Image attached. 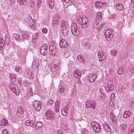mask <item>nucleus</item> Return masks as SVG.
Instances as JSON below:
<instances>
[{
	"label": "nucleus",
	"instance_id": "1",
	"mask_svg": "<svg viewBox=\"0 0 134 134\" xmlns=\"http://www.w3.org/2000/svg\"><path fill=\"white\" fill-rule=\"evenodd\" d=\"M76 20L77 23L81 25V27L84 29L87 27L88 20L86 16L77 17Z\"/></svg>",
	"mask_w": 134,
	"mask_h": 134
},
{
	"label": "nucleus",
	"instance_id": "2",
	"mask_svg": "<svg viewBox=\"0 0 134 134\" xmlns=\"http://www.w3.org/2000/svg\"><path fill=\"white\" fill-rule=\"evenodd\" d=\"M71 30L72 34L75 36H78L80 33V30L77 27L76 24L73 22L71 24Z\"/></svg>",
	"mask_w": 134,
	"mask_h": 134
},
{
	"label": "nucleus",
	"instance_id": "3",
	"mask_svg": "<svg viewBox=\"0 0 134 134\" xmlns=\"http://www.w3.org/2000/svg\"><path fill=\"white\" fill-rule=\"evenodd\" d=\"M114 31L111 29H108L105 32V36L108 41L111 40L114 36Z\"/></svg>",
	"mask_w": 134,
	"mask_h": 134
},
{
	"label": "nucleus",
	"instance_id": "4",
	"mask_svg": "<svg viewBox=\"0 0 134 134\" xmlns=\"http://www.w3.org/2000/svg\"><path fill=\"white\" fill-rule=\"evenodd\" d=\"M91 125L94 131L97 133L99 132L101 129L100 126L96 122H92Z\"/></svg>",
	"mask_w": 134,
	"mask_h": 134
},
{
	"label": "nucleus",
	"instance_id": "5",
	"mask_svg": "<svg viewBox=\"0 0 134 134\" xmlns=\"http://www.w3.org/2000/svg\"><path fill=\"white\" fill-rule=\"evenodd\" d=\"M95 103L93 100H89L86 102L85 106L87 108L92 107V109L94 110L95 108Z\"/></svg>",
	"mask_w": 134,
	"mask_h": 134
},
{
	"label": "nucleus",
	"instance_id": "6",
	"mask_svg": "<svg viewBox=\"0 0 134 134\" xmlns=\"http://www.w3.org/2000/svg\"><path fill=\"white\" fill-rule=\"evenodd\" d=\"M45 116L47 119L53 120L54 119L53 111L50 110H47L45 114Z\"/></svg>",
	"mask_w": 134,
	"mask_h": 134
},
{
	"label": "nucleus",
	"instance_id": "7",
	"mask_svg": "<svg viewBox=\"0 0 134 134\" xmlns=\"http://www.w3.org/2000/svg\"><path fill=\"white\" fill-rule=\"evenodd\" d=\"M41 103L39 101L35 100L33 102V105L36 111H40L41 108Z\"/></svg>",
	"mask_w": 134,
	"mask_h": 134
},
{
	"label": "nucleus",
	"instance_id": "8",
	"mask_svg": "<svg viewBox=\"0 0 134 134\" xmlns=\"http://www.w3.org/2000/svg\"><path fill=\"white\" fill-rule=\"evenodd\" d=\"M47 46L46 44H44L43 46H42L40 48V52L43 55H45L47 53Z\"/></svg>",
	"mask_w": 134,
	"mask_h": 134
},
{
	"label": "nucleus",
	"instance_id": "9",
	"mask_svg": "<svg viewBox=\"0 0 134 134\" xmlns=\"http://www.w3.org/2000/svg\"><path fill=\"white\" fill-rule=\"evenodd\" d=\"M97 77V75L95 73H92L90 74L88 77V79L91 82H92L95 81Z\"/></svg>",
	"mask_w": 134,
	"mask_h": 134
},
{
	"label": "nucleus",
	"instance_id": "10",
	"mask_svg": "<svg viewBox=\"0 0 134 134\" xmlns=\"http://www.w3.org/2000/svg\"><path fill=\"white\" fill-rule=\"evenodd\" d=\"M60 46L62 48L64 49L66 48L68 46V44L65 40L62 39L60 41Z\"/></svg>",
	"mask_w": 134,
	"mask_h": 134
},
{
	"label": "nucleus",
	"instance_id": "11",
	"mask_svg": "<svg viewBox=\"0 0 134 134\" xmlns=\"http://www.w3.org/2000/svg\"><path fill=\"white\" fill-rule=\"evenodd\" d=\"M98 56L99 60L100 61L104 60L105 58V53L103 52H98Z\"/></svg>",
	"mask_w": 134,
	"mask_h": 134
},
{
	"label": "nucleus",
	"instance_id": "12",
	"mask_svg": "<svg viewBox=\"0 0 134 134\" xmlns=\"http://www.w3.org/2000/svg\"><path fill=\"white\" fill-rule=\"evenodd\" d=\"M61 30L62 31V34L64 35V36H67L69 34V30L68 28L66 27H61Z\"/></svg>",
	"mask_w": 134,
	"mask_h": 134
},
{
	"label": "nucleus",
	"instance_id": "13",
	"mask_svg": "<svg viewBox=\"0 0 134 134\" xmlns=\"http://www.w3.org/2000/svg\"><path fill=\"white\" fill-rule=\"evenodd\" d=\"M34 20V19L31 18L30 17L28 19L27 22L28 24L30 27H32L34 26L35 24Z\"/></svg>",
	"mask_w": 134,
	"mask_h": 134
},
{
	"label": "nucleus",
	"instance_id": "14",
	"mask_svg": "<svg viewBox=\"0 0 134 134\" xmlns=\"http://www.w3.org/2000/svg\"><path fill=\"white\" fill-rule=\"evenodd\" d=\"M103 126L105 130L107 132H108L110 131L111 129L109 126V124L108 123H105L103 124Z\"/></svg>",
	"mask_w": 134,
	"mask_h": 134
},
{
	"label": "nucleus",
	"instance_id": "15",
	"mask_svg": "<svg viewBox=\"0 0 134 134\" xmlns=\"http://www.w3.org/2000/svg\"><path fill=\"white\" fill-rule=\"evenodd\" d=\"M23 113V109L21 107H19L17 109L16 113L17 115L20 117H21L22 116V115Z\"/></svg>",
	"mask_w": 134,
	"mask_h": 134
},
{
	"label": "nucleus",
	"instance_id": "16",
	"mask_svg": "<svg viewBox=\"0 0 134 134\" xmlns=\"http://www.w3.org/2000/svg\"><path fill=\"white\" fill-rule=\"evenodd\" d=\"M34 122L33 121H32L31 120H28L25 121V123L26 125L27 126H30L34 127L32 126H34Z\"/></svg>",
	"mask_w": 134,
	"mask_h": 134
},
{
	"label": "nucleus",
	"instance_id": "17",
	"mask_svg": "<svg viewBox=\"0 0 134 134\" xmlns=\"http://www.w3.org/2000/svg\"><path fill=\"white\" fill-rule=\"evenodd\" d=\"M18 87L17 86L14 84H12L10 86V90L13 92L17 90Z\"/></svg>",
	"mask_w": 134,
	"mask_h": 134
},
{
	"label": "nucleus",
	"instance_id": "18",
	"mask_svg": "<svg viewBox=\"0 0 134 134\" xmlns=\"http://www.w3.org/2000/svg\"><path fill=\"white\" fill-rule=\"evenodd\" d=\"M27 0H17V3L20 5H26L27 4Z\"/></svg>",
	"mask_w": 134,
	"mask_h": 134
},
{
	"label": "nucleus",
	"instance_id": "19",
	"mask_svg": "<svg viewBox=\"0 0 134 134\" xmlns=\"http://www.w3.org/2000/svg\"><path fill=\"white\" fill-rule=\"evenodd\" d=\"M39 62L37 60L34 59V61L32 63V68L34 67L35 68H36L38 67Z\"/></svg>",
	"mask_w": 134,
	"mask_h": 134
},
{
	"label": "nucleus",
	"instance_id": "20",
	"mask_svg": "<svg viewBox=\"0 0 134 134\" xmlns=\"http://www.w3.org/2000/svg\"><path fill=\"white\" fill-rule=\"evenodd\" d=\"M120 128L122 131L125 132L127 128V125L125 124H122L120 125Z\"/></svg>",
	"mask_w": 134,
	"mask_h": 134
},
{
	"label": "nucleus",
	"instance_id": "21",
	"mask_svg": "<svg viewBox=\"0 0 134 134\" xmlns=\"http://www.w3.org/2000/svg\"><path fill=\"white\" fill-rule=\"evenodd\" d=\"M8 121L4 119H3L2 121L1 125L2 126H8Z\"/></svg>",
	"mask_w": 134,
	"mask_h": 134
},
{
	"label": "nucleus",
	"instance_id": "22",
	"mask_svg": "<svg viewBox=\"0 0 134 134\" xmlns=\"http://www.w3.org/2000/svg\"><path fill=\"white\" fill-rule=\"evenodd\" d=\"M131 112L129 110L125 111L123 115L124 117L125 118H127L129 117L131 115Z\"/></svg>",
	"mask_w": 134,
	"mask_h": 134
},
{
	"label": "nucleus",
	"instance_id": "23",
	"mask_svg": "<svg viewBox=\"0 0 134 134\" xmlns=\"http://www.w3.org/2000/svg\"><path fill=\"white\" fill-rule=\"evenodd\" d=\"M77 58L79 61L81 63H84L85 62V59L83 56L81 55H79L77 56Z\"/></svg>",
	"mask_w": 134,
	"mask_h": 134
},
{
	"label": "nucleus",
	"instance_id": "24",
	"mask_svg": "<svg viewBox=\"0 0 134 134\" xmlns=\"http://www.w3.org/2000/svg\"><path fill=\"white\" fill-rule=\"evenodd\" d=\"M116 7L117 9L119 10L122 11L124 9L123 5L121 4H116Z\"/></svg>",
	"mask_w": 134,
	"mask_h": 134
},
{
	"label": "nucleus",
	"instance_id": "25",
	"mask_svg": "<svg viewBox=\"0 0 134 134\" xmlns=\"http://www.w3.org/2000/svg\"><path fill=\"white\" fill-rule=\"evenodd\" d=\"M4 41V43L8 45L10 42V41L9 38L7 36H5V40Z\"/></svg>",
	"mask_w": 134,
	"mask_h": 134
},
{
	"label": "nucleus",
	"instance_id": "26",
	"mask_svg": "<svg viewBox=\"0 0 134 134\" xmlns=\"http://www.w3.org/2000/svg\"><path fill=\"white\" fill-rule=\"evenodd\" d=\"M16 77L15 75L13 74H10V80L11 81L12 79H13V80L12 81L13 83L15 82L16 81Z\"/></svg>",
	"mask_w": 134,
	"mask_h": 134
},
{
	"label": "nucleus",
	"instance_id": "27",
	"mask_svg": "<svg viewBox=\"0 0 134 134\" xmlns=\"http://www.w3.org/2000/svg\"><path fill=\"white\" fill-rule=\"evenodd\" d=\"M102 3L99 1H97L95 3V7L99 8L102 7Z\"/></svg>",
	"mask_w": 134,
	"mask_h": 134
},
{
	"label": "nucleus",
	"instance_id": "28",
	"mask_svg": "<svg viewBox=\"0 0 134 134\" xmlns=\"http://www.w3.org/2000/svg\"><path fill=\"white\" fill-rule=\"evenodd\" d=\"M43 126V124L41 122H38L36 124V129L41 128Z\"/></svg>",
	"mask_w": 134,
	"mask_h": 134
},
{
	"label": "nucleus",
	"instance_id": "29",
	"mask_svg": "<svg viewBox=\"0 0 134 134\" xmlns=\"http://www.w3.org/2000/svg\"><path fill=\"white\" fill-rule=\"evenodd\" d=\"M37 37L38 35H35L34 36L32 40V43H36L37 41Z\"/></svg>",
	"mask_w": 134,
	"mask_h": 134
},
{
	"label": "nucleus",
	"instance_id": "30",
	"mask_svg": "<svg viewBox=\"0 0 134 134\" xmlns=\"http://www.w3.org/2000/svg\"><path fill=\"white\" fill-rule=\"evenodd\" d=\"M124 70V68L121 67L118 70V73L119 75H121L122 74Z\"/></svg>",
	"mask_w": 134,
	"mask_h": 134
},
{
	"label": "nucleus",
	"instance_id": "31",
	"mask_svg": "<svg viewBox=\"0 0 134 134\" xmlns=\"http://www.w3.org/2000/svg\"><path fill=\"white\" fill-rule=\"evenodd\" d=\"M117 53V51L115 49H113L110 51V54L113 55H116Z\"/></svg>",
	"mask_w": 134,
	"mask_h": 134
},
{
	"label": "nucleus",
	"instance_id": "32",
	"mask_svg": "<svg viewBox=\"0 0 134 134\" xmlns=\"http://www.w3.org/2000/svg\"><path fill=\"white\" fill-rule=\"evenodd\" d=\"M62 115L64 116H66L68 115V112H66V111L62 109L61 111Z\"/></svg>",
	"mask_w": 134,
	"mask_h": 134
},
{
	"label": "nucleus",
	"instance_id": "33",
	"mask_svg": "<svg viewBox=\"0 0 134 134\" xmlns=\"http://www.w3.org/2000/svg\"><path fill=\"white\" fill-rule=\"evenodd\" d=\"M102 13L100 12H98L97 15V17L98 18V19H100V18H101L102 17Z\"/></svg>",
	"mask_w": 134,
	"mask_h": 134
},
{
	"label": "nucleus",
	"instance_id": "34",
	"mask_svg": "<svg viewBox=\"0 0 134 134\" xmlns=\"http://www.w3.org/2000/svg\"><path fill=\"white\" fill-rule=\"evenodd\" d=\"M50 48L51 47H50L49 49L50 54L52 56H54L56 53L54 51H53L52 50V49H51Z\"/></svg>",
	"mask_w": 134,
	"mask_h": 134
},
{
	"label": "nucleus",
	"instance_id": "35",
	"mask_svg": "<svg viewBox=\"0 0 134 134\" xmlns=\"http://www.w3.org/2000/svg\"><path fill=\"white\" fill-rule=\"evenodd\" d=\"M66 24L65 23V22L64 20H62V25L61 27H66Z\"/></svg>",
	"mask_w": 134,
	"mask_h": 134
},
{
	"label": "nucleus",
	"instance_id": "36",
	"mask_svg": "<svg viewBox=\"0 0 134 134\" xmlns=\"http://www.w3.org/2000/svg\"><path fill=\"white\" fill-rule=\"evenodd\" d=\"M54 103L53 100L52 99H50L47 102V104L48 105H50L53 104Z\"/></svg>",
	"mask_w": 134,
	"mask_h": 134
},
{
	"label": "nucleus",
	"instance_id": "37",
	"mask_svg": "<svg viewBox=\"0 0 134 134\" xmlns=\"http://www.w3.org/2000/svg\"><path fill=\"white\" fill-rule=\"evenodd\" d=\"M13 37H15L16 39H19L20 37V35L16 34H13Z\"/></svg>",
	"mask_w": 134,
	"mask_h": 134
},
{
	"label": "nucleus",
	"instance_id": "38",
	"mask_svg": "<svg viewBox=\"0 0 134 134\" xmlns=\"http://www.w3.org/2000/svg\"><path fill=\"white\" fill-rule=\"evenodd\" d=\"M65 90V87H62L61 88H60L59 89V92L61 93H62L64 92Z\"/></svg>",
	"mask_w": 134,
	"mask_h": 134
},
{
	"label": "nucleus",
	"instance_id": "39",
	"mask_svg": "<svg viewBox=\"0 0 134 134\" xmlns=\"http://www.w3.org/2000/svg\"><path fill=\"white\" fill-rule=\"evenodd\" d=\"M51 49H52V50L55 52V53H57V48L55 46L52 47H51Z\"/></svg>",
	"mask_w": 134,
	"mask_h": 134
},
{
	"label": "nucleus",
	"instance_id": "40",
	"mask_svg": "<svg viewBox=\"0 0 134 134\" xmlns=\"http://www.w3.org/2000/svg\"><path fill=\"white\" fill-rule=\"evenodd\" d=\"M59 106H54V110L55 111L57 112L58 113L59 111Z\"/></svg>",
	"mask_w": 134,
	"mask_h": 134
},
{
	"label": "nucleus",
	"instance_id": "41",
	"mask_svg": "<svg viewBox=\"0 0 134 134\" xmlns=\"http://www.w3.org/2000/svg\"><path fill=\"white\" fill-rule=\"evenodd\" d=\"M57 134H64L63 132L61 129L58 130L57 131Z\"/></svg>",
	"mask_w": 134,
	"mask_h": 134
},
{
	"label": "nucleus",
	"instance_id": "42",
	"mask_svg": "<svg viewBox=\"0 0 134 134\" xmlns=\"http://www.w3.org/2000/svg\"><path fill=\"white\" fill-rule=\"evenodd\" d=\"M90 44L89 42H87L85 43V46L86 47H87L88 48H89Z\"/></svg>",
	"mask_w": 134,
	"mask_h": 134
},
{
	"label": "nucleus",
	"instance_id": "43",
	"mask_svg": "<svg viewBox=\"0 0 134 134\" xmlns=\"http://www.w3.org/2000/svg\"><path fill=\"white\" fill-rule=\"evenodd\" d=\"M74 77L77 78H79L78 74L77 71H75L74 72Z\"/></svg>",
	"mask_w": 134,
	"mask_h": 134
},
{
	"label": "nucleus",
	"instance_id": "44",
	"mask_svg": "<svg viewBox=\"0 0 134 134\" xmlns=\"http://www.w3.org/2000/svg\"><path fill=\"white\" fill-rule=\"evenodd\" d=\"M82 134H88V132L86 129H84L82 131Z\"/></svg>",
	"mask_w": 134,
	"mask_h": 134
},
{
	"label": "nucleus",
	"instance_id": "45",
	"mask_svg": "<svg viewBox=\"0 0 134 134\" xmlns=\"http://www.w3.org/2000/svg\"><path fill=\"white\" fill-rule=\"evenodd\" d=\"M69 108V106L68 105H67L64 108V109H63L64 110L66 111V112H68V109Z\"/></svg>",
	"mask_w": 134,
	"mask_h": 134
},
{
	"label": "nucleus",
	"instance_id": "46",
	"mask_svg": "<svg viewBox=\"0 0 134 134\" xmlns=\"http://www.w3.org/2000/svg\"><path fill=\"white\" fill-rule=\"evenodd\" d=\"M104 25V23H103L99 27L97 28V30H98V31Z\"/></svg>",
	"mask_w": 134,
	"mask_h": 134
},
{
	"label": "nucleus",
	"instance_id": "47",
	"mask_svg": "<svg viewBox=\"0 0 134 134\" xmlns=\"http://www.w3.org/2000/svg\"><path fill=\"white\" fill-rule=\"evenodd\" d=\"M15 71L16 72H18L20 70V68H19V66H16L15 68Z\"/></svg>",
	"mask_w": 134,
	"mask_h": 134
},
{
	"label": "nucleus",
	"instance_id": "48",
	"mask_svg": "<svg viewBox=\"0 0 134 134\" xmlns=\"http://www.w3.org/2000/svg\"><path fill=\"white\" fill-rule=\"evenodd\" d=\"M60 104L58 100H57L55 102V106H59Z\"/></svg>",
	"mask_w": 134,
	"mask_h": 134
},
{
	"label": "nucleus",
	"instance_id": "49",
	"mask_svg": "<svg viewBox=\"0 0 134 134\" xmlns=\"http://www.w3.org/2000/svg\"><path fill=\"white\" fill-rule=\"evenodd\" d=\"M42 32L44 34L46 33L47 32V29L46 28H44L42 30Z\"/></svg>",
	"mask_w": 134,
	"mask_h": 134
},
{
	"label": "nucleus",
	"instance_id": "50",
	"mask_svg": "<svg viewBox=\"0 0 134 134\" xmlns=\"http://www.w3.org/2000/svg\"><path fill=\"white\" fill-rule=\"evenodd\" d=\"M2 133V134H8L7 131L5 129L3 130Z\"/></svg>",
	"mask_w": 134,
	"mask_h": 134
},
{
	"label": "nucleus",
	"instance_id": "51",
	"mask_svg": "<svg viewBox=\"0 0 134 134\" xmlns=\"http://www.w3.org/2000/svg\"><path fill=\"white\" fill-rule=\"evenodd\" d=\"M109 105L112 107H113L114 106V104L111 101H110L109 102Z\"/></svg>",
	"mask_w": 134,
	"mask_h": 134
},
{
	"label": "nucleus",
	"instance_id": "52",
	"mask_svg": "<svg viewBox=\"0 0 134 134\" xmlns=\"http://www.w3.org/2000/svg\"><path fill=\"white\" fill-rule=\"evenodd\" d=\"M4 43H3L2 42V43H0V46L1 47V48H0V49L1 50H2L3 49V47L4 46Z\"/></svg>",
	"mask_w": 134,
	"mask_h": 134
},
{
	"label": "nucleus",
	"instance_id": "53",
	"mask_svg": "<svg viewBox=\"0 0 134 134\" xmlns=\"http://www.w3.org/2000/svg\"><path fill=\"white\" fill-rule=\"evenodd\" d=\"M23 37L24 38H26L28 37V36L26 34H23Z\"/></svg>",
	"mask_w": 134,
	"mask_h": 134
},
{
	"label": "nucleus",
	"instance_id": "54",
	"mask_svg": "<svg viewBox=\"0 0 134 134\" xmlns=\"http://www.w3.org/2000/svg\"><path fill=\"white\" fill-rule=\"evenodd\" d=\"M115 95L114 93H113L111 94L110 97L113 99H114V98H115Z\"/></svg>",
	"mask_w": 134,
	"mask_h": 134
},
{
	"label": "nucleus",
	"instance_id": "55",
	"mask_svg": "<svg viewBox=\"0 0 134 134\" xmlns=\"http://www.w3.org/2000/svg\"><path fill=\"white\" fill-rule=\"evenodd\" d=\"M52 25L53 26H55L56 25V23L54 22L53 20L52 23Z\"/></svg>",
	"mask_w": 134,
	"mask_h": 134
},
{
	"label": "nucleus",
	"instance_id": "56",
	"mask_svg": "<svg viewBox=\"0 0 134 134\" xmlns=\"http://www.w3.org/2000/svg\"><path fill=\"white\" fill-rule=\"evenodd\" d=\"M105 90L106 92H108L109 91V86H107L105 88Z\"/></svg>",
	"mask_w": 134,
	"mask_h": 134
},
{
	"label": "nucleus",
	"instance_id": "57",
	"mask_svg": "<svg viewBox=\"0 0 134 134\" xmlns=\"http://www.w3.org/2000/svg\"><path fill=\"white\" fill-rule=\"evenodd\" d=\"M62 1L66 3H67L70 1V0H62Z\"/></svg>",
	"mask_w": 134,
	"mask_h": 134
},
{
	"label": "nucleus",
	"instance_id": "58",
	"mask_svg": "<svg viewBox=\"0 0 134 134\" xmlns=\"http://www.w3.org/2000/svg\"><path fill=\"white\" fill-rule=\"evenodd\" d=\"M93 113L92 111L90 110H88V111L87 112V113L89 114H92Z\"/></svg>",
	"mask_w": 134,
	"mask_h": 134
},
{
	"label": "nucleus",
	"instance_id": "59",
	"mask_svg": "<svg viewBox=\"0 0 134 134\" xmlns=\"http://www.w3.org/2000/svg\"><path fill=\"white\" fill-rule=\"evenodd\" d=\"M102 7H105L107 5V3H102Z\"/></svg>",
	"mask_w": 134,
	"mask_h": 134
},
{
	"label": "nucleus",
	"instance_id": "60",
	"mask_svg": "<svg viewBox=\"0 0 134 134\" xmlns=\"http://www.w3.org/2000/svg\"><path fill=\"white\" fill-rule=\"evenodd\" d=\"M130 132H131L132 133L134 132V128H132L130 130Z\"/></svg>",
	"mask_w": 134,
	"mask_h": 134
},
{
	"label": "nucleus",
	"instance_id": "61",
	"mask_svg": "<svg viewBox=\"0 0 134 134\" xmlns=\"http://www.w3.org/2000/svg\"><path fill=\"white\" fill-rule=\"evenodd\" d=\"M4 42V40L3 39L1 38V41H0V43H2V42Z\"/></svg>",
	"mask_w": 134,
	"mask_h": 134
},
{
	"label": "nucleus",
	"instance_id": "62",
	"mask_svg": "<svg viewBox=\"0 0 134 134\" xmlns=\"http://www.w3.org/2000/svg\"><path fill=\"white\" fill-rule=\"evenodd\" d=\"M40 4L39 3V2H38L37 3V7L39 8L40 6Z\"/></svg>",
	"mask_w": 134,
	"mask_h": 134
},
{
	"label": "nucleus",
	"instance_id": "63",
	"mask_svg": "<svg viewBox=\"0 0 134 134\" xmlns=\"http://www.w3.org/2000/svg\"><path fill=\"white\" fill-rule=\"evenodd\" d=\"M111 86L109 87V91H111L112 90L111 89Z\"/></svg>",
	"mask_w": 134,
	"mask_h": 134
},
{
	"label": "nucleus",
	"instance_id": "64",
	"mask_svg": "<svg viewBox=\"0 0 134 134\" xmlns=\"http://www.w3.org/2000/svg\"><path fill=\"white\" fill-rule=\"evenodd\" d=\"M112 120L113 121L115 122V119H113V118H112Z\"/></svg>",
	"mask_w": 134,
	"mask_h": 134
}]
</instances>
